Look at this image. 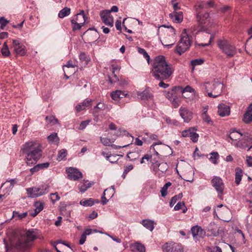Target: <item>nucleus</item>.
<instances>
[{
  "label": "nucleus",
  "mask_w": 252,
  "mask_h": 252,
  "mask_svg": "<svg viewBox=\"0 0 252 252\" xmlns=\"http://www.w3.org/2000/svg\"><path fill=\"white\" fill-rule=\"evenodd\" d=\"M204 62V60L202 59H195L191 61V64L193 66H195L197 65H200Z\"/></svg>",
  "instance_id": "51"
},
{
  "label": "nucleus",
  "mask_w": 252,
  "mask_h": 252,
  "mask_svg": "<svg viewBox=\"0 0 252 252\" xmlns=\"http://www.w3.org/2000/svg\"><path fill=\"white\" fill-rule=\"evenodd\" d=\"M169 17L173 21L179 23L183 19V12L182 11H173L169 14Z\"/></svg>",
  "instance_id": "22"
},
{
  "label": "nucleus",
  "mask_w": 252,
  "mask_h": 252,
  "mask_svg": "<svg viewBox=\"0 0 252 252\" xmlns=\"http://www.w3.org/2000/svg\"><path fill=\"white\" fill-rule=\"evenodd\" d=\"M141 223L147 229L152 231L154 228V221L150 220H143Z\"/></svg>",
  "instance_id": "30"
},
{
  "label": "nucleus",
  "mask_w": 252,
  "mask_h": 252,
  "mask_svg": "<svg viewBox=\"0 0 252 252\" xmlns=\"http://www.w3.org/2000/svg\"><path fill=\"white\" fill-rule=\"evenodd\" d=\"M46 120L49 123H52L53 125H55L57 123H58V120L57 119H56L54 116H46Z\"/></svg>",
  "instance_id": "45"
},
{
  "label": "nucleus",
  "mask_w": 252,
  "mask_h": 252,
  "mask_svg": "<svg viewBox=\"0 0 252 252\" xmlns=\"http://www.w3.org/2000/svg\"><path fill=\"white\" fill-rule=\"evenodd\" d=\"M66 172L68 178L71 180L78 181L83 178L82 172L76 168L72 167L67 168Z\"/></svg>",
  "instance_id": "12"
},
{
  "label": "nucleus",
  "mask_w": 252,
  "mask_h": 252,
  "mask_svg": "<svg viewBox=\"0 0 252 252\" xmlns=\"http://www.w3.org/2000/svg\"><path fill=\"white\" fill-rule=\"evenodd\" d=\"M146 135L149 137L150 143L152 140H157L158 138V135L155 134L146 132Z\"/></svg>",
  "instance_id": "54"
},
{
  "label": "nucleus",
  "mask_w": 252,
  "mask_h": 252,
  "mask_svg": "<svg viewBox=\"0 0 252 252\" xmlns=\"http://www.w3.org/2000/svg\"><path fill=\"white\" fill-rule=\"evenodd\" d=\"M76 65L75 64H73L71 61H69L67 62L66 64L63 66V70L64 72L65 73L66 72H68V69H75V67Z\"/></svg>",
  "instance_id": "43"
},
{
  "label": "nucleus",
  "mask_w": 252,
  "mask_h": 252,
  "mask_svg": "<svg viewBox=\"0 0 252 252\" xmlns=\"http://www.w3.org/2000/svg\"><path fill=\"white\" fill-rule=\"evenodd\" d=\"M28 215L27 212L20 214L18 212L14 211L13 212L12 218L18 217L19 220H22L23 218H26Z\"/></svg>",
  "instance_id": "44"
},
{
  "label": "nucleus",
  "mask_w": 252,
  "mask_h": 252,
  "mask_svg": "<svg viewBox=\"0 0 252 252\" xmlns=\"http://www.w3.org/2000/svg\"><path fill=\"white\" fill-rule=\"evenodd\" d=\"M208 231L214 236H217L219 234V229L214 222H211L208 226Z\"/></svg>",
  "instance_id": "26"
},
{
  "label": "nucleus",
  "mask_w": 252,
  "mask_h": 252,
  "mask_svg": "<svg viewBox=\"0 0 252 252\" xmlns=\"http://www.w3.org/2000/svg\"><path fill=\"white\" fill-rule=\"evenodd\" d=\"M94 184L93 182H89L88 181H86L84 182L83 185L79 186V189L80 192L84 193Z\"/></svg>",
  "instance_id": "31"
},
{
  "label": "nucleus",
  "mask_w": 252,
  "mask_h": 252,
  "mask_svg": "<svg viewBox=\"0 0 252 252\" xmlns=\"http://www.w3.org/2000/svg\"><path fill=\"white\" fill-rule=\"evenodd\" d=\"M92 229H86L83 234L81 235L80 237V239L79 240V244L80 245H83L84 244L86 240V237L87 235H89L92 233Z\"/></svg>",
  "instance_id": "32"
},
{
  "label": "nucleus",
  "mask_w": 252,
  "mask_h": 252,
  "mask_svg": "<svg viewBox=\"0 0 252 252\" xmlns=\"http://www.w3.org/2000/svg\"><path fill=\"white\" fill-rule=\"evenodd\" d=\"M12 43L14 50L17 54L24 56L26 54V48L23 44L20 42L19 39H14L12 40Z\"/></svg>",
  "instance_id": "14"
},
{
  "label": "nucleus",
  "mask_w": 252,
  "mask_h": 252,
  "mask_svg": "<svg viewBox=\"0 0 252 252\" xmlns=\"http://www.w3.org/2000/svg\"><path fill=\"white\" fill-rule=\"evenodd\" d=\"M184 206H185V203L183 202H179L174 207V210L175 211L179 210Z\"/></svg>",
  "instance_id": "62"
},
{
  "label": "nucleus",
  "mask_w": 252,
  "mask_h": 252,
  "mask_svg": "<svg viewBox=\"0 0 252 252\" xmlns=\"http://www.w3.org/2000/svg\"><path fill=\"white\" fill-rule=\"evenodd\" d=\"M235 171H236V172H235V182L236 184L237 185H239V184H240V182L241 181V179H242L243 171H242V169H241L239 167H237L235 169Z\"/></svg>",
  "instance_id": "33"
},
{
  "label": "nucleus",
  "mask_w": 252,
  "mask_h": 252,
  "mask_svg": "<svg viewBox=\"0 0 252 252\" xmlns=\"http://www.w3.org/2000/svg\"><path fill=\"white\" fill-rule=\"evenodd\" d=\"M246 162L248 166H252V156L246 157Z\"/></svg>",
  "instance_id": "64"
},
{
  "label": "nucleus",
  "mask_w": 252,
  "mask_h": 252,
  "mask_svg": "<svg viewBox=\"0 0 252 252\" xmlns=\"http://www.w3.org/2000/svg\"><path fill=\"white\" fill-rule=\"evenodd\" d=\"M131 250L134 252H145V246L139 242H135L131 245Z\"/></svg>",
  "instance_id": "27"
},
{
  "label": "nucleus",
  "mask_w": 252,
  "mask_h": 252,
  "mask_svg": "<svg viewBox=\"0 0 252 252\" xmlns=\"http://www.w3.org/2000/svg\"><path fill=\"white\" fill-rule=\"evenodd\" d=\"M94 203V200L92 198H89L88 199H83L80 202V204L84 206H92Z\"/></svg>",
  "instance_id": "37"
},
{
  "label": "nucleus",
  "mask_w": 252,
  "mask_h": 252,
  "mask_svg": "<svg viewBox=\"0 0 252 252\" xmlns=\"http://www.w3.org/2000/svg\"><path fill=\"white\" fill-rule=\"evenodd\" d=\"M243 120L246 124L252 122V103L249 106L248 110L244 114Z\"/></svg>",
  "instance_id": "23"
},
{
  "label": "nucleus",
  "mask_w": 252,
  "mask_h": 252,
  "mask_svg": "<svg viewBox=\"0 0 252 252\" xmlns=\"http://www.w3.org/2000/svg\"><path fill=\"white\" fill-rule=\"evenodd\" d=\"M9 23V21L7 20L4 17L0 18V29L3 30L4 27Z\"/></svg>",
  "instance_id": "48"
},
{
  "label": "nucleus",
  "mask_w": 252,
  "mask_h": 252,
  "mask_svg": "<svg viewBox=\"0 0 252 252\" xmlns=\"http://www.w3.org/2000/svg\"><path fill=\"white\" fill-rule=\"evenodd\" d=\"M206 111L204 112V113L202 115V119L205 122L209 124L212 121L210 117L206 114Z\"/></svg>",
  "instance_id": "58"
},
{
  "label": "nucleus",
  "mask_w": 252,
  "mask_h": 252,
  "mask_svg": "<svg viewBox=\"0 0 252 252\" xmlns=\"http://www.w3.org/2000/svg\"><path fill=\"white\" fill-rule=\"evenodd\" d=\"M174 71L172 65L166 62L165 57L159 56L155 59L151 72L156 79L160 81L158 86L165 89L169 87V85L163 81L169 78Z\"/></svg>",
  "instance_id": "1"
},
{
  "label": "nucleus",
  "mask_w": 252,
  "mask_h": 252,
  "mask_svg": "<svg viewBox=\"0 0 252 252\" xmlns=\"http://www.w3.org/2000/svg\"><path fill=\"white\" fill-rule=\"evenodd\" d=\"M230 107L223 104H220L218 106V114L221 117H225L230 114Z\"/></svg>",
  "instance_id": "21"
},
{
  "label": "nucleus",
  "mask_w": 252,
  "mask_h": 252,
  "mask_svg": "<svg viewBox=\"0 0 252 252\" xmlns=\"http://www.w3.org/2000/svg\"><path fill=\"white\" fill-rule=\"evenodd\" d=\"M100 142L104 145V146H110V143H111V140L110 138H103L100 137Z\"/></svg>",
  "instance_id": "50"
},
{
  "label": "nucleus",
  "mask_w": 252,
  "mask_h": 252,
  "mask_svg": "<svg viewBox=\"0 0 252 252\" xmlns=\"http://www.w3.org/2000/svg\"><path fill=\"white\" fill-rule=\"evenodd\" d=\"M209 160L214 164H216L218 163L217 160L219 158V154L217 152H212Z\"/></svg>",
  "instance_id": "41"
},
{
  "label": "nucleus",
  "mask_w": 252,
  "mask_h": 252,
  "mask_svg": "<svg viewBox=\"0 0 252 252\" xmlns=\"http://www.w3.org/2000/svg\"><path fill=\"white\" fill-rule=\"evenodd\" d=\"M171 185V183L169 182L166 183L160 190L161 196L165 197L167 194V189Z\"/></svg>",
  "instance_id": "42"
},
{
  "label": "nucleus",
  "mask_w": 252,
  "mask_h": 252,
  "mask_svg": "<svg viewBox=\"0 0 252 252\" xmlns=\"http://www.w3.org/2000/svg\"><path fill=\"white\" fill-rule=\"evenodd\" d=\"M70 13V9L67 7L63 8L62 9L58 14V16L60 18H63L64 17L68 16Z\"/></svg>",
  "instance_id": "36"
},
{
  "label": "nucleus",
  "mask_w": 252,
  "mask_h": 252,
  "mask_svg": "<svg viewBox=\"0 0 252 252\" xmlns=\"http://www.w3.org/2000/svg\"><path fill=\"white\" fill-rule=\"evenodd\" d=\"M243 139L245 140V141L248 142L250 140L252 139V136H251L250 134H249L248 133H243Z\"/></svg>",
  "instance_id": "61"
},
{
  "label": "nucleus",
  "mask_w": 252,
  "mask_h": 252,
  "mask_svg": "<svg viewBox=\"0 0 252 252\" xmlns=\"http://www.w3.org/2000/svg\"><path fill=\"white\" fill-rule=\"evenodd\" d=\"M49 186L47 185H43L40 187H33L27 189L28 196L32 198L40 196L48 193Z\"/></svg>",
  "instance_id": "8"
},
{
  "label": "nucleus",
  "mask_w": 252,
  "mask_h": 252,
  "mask_svg": "<svg viewBox=\"0 0 252 252\" xmlns=\"http://www.w3.org/2000/svg\"><path fill=\"white\" fill-rule=\"evenodd\" d=\"M214 6V2L211 1H209L207 2H202L200 3H199L198 5H196L195 6V8L196 12L197 13V17L198 18L200 17L201 18V11H200V9H205L207 7H211Z\"/></svg>",
  "instance_id": "18"
},
{
  "label": "nucleus",
  "mask_w": 252,
  "mask_h": 252,
  "mask_svg": "<svg viewBox=\"0 0 252 252\" xmlns=\"http://www.w3.org/2000/svg\"><path fill=\"white\" fill-rule=\"evenodd\" d=\"M137 94L138 97L142 100H148L152 99L153 97V94L148 90H144L142 92H138Z\"/></svg>",
  "instance_id": "25"
},
{
  "label": "nucleus",
  "mask_w": 252,
  "mask_h": 252,
  "mask_svg": "<svg viewBox=\"0 0 252 252\" xmlns=\"http://www.w3.org/2000/svg\"><path fill=\"white\" fill-rule=\"evenodd\" d=\"M44 203L40 201H36L34 203L35 207L34 213L32 214L33 217H35L39 212H40L44 208Z\"/></svg>",
  "instance_id": "28"
},
{
  "label": "nucleus",
  "mask_w": 252,
  "mask_h": 252,
  "mask_svg": "<svg viewBox=\"0 0 252 252\" xmlns=\"http://www.w3.org/2000/svg\"><path fill=\"white\" fill-rule=\"evenodd\" d=\"M16 183L17 181L15 179L6 181L1 185L0 188V192L4 193L6 196H8Z\"/></svg>",
  "instance_id": "13"
},
{
  "label": "nucleus",
  "mask_w": 252,
  "mask_h": 252,
  "mask_svg": "<svg viewBox=\"0 0 252 252\" xmlns=\"http://www.w3.org/2000/svg\"><path fill=\"white\" fill-rule=\"evenodd\" d=\"M49 166V162H45L43 163H39L35 165L33 167L30 169V171L33 174L34 172H37L40 169L47 168Z\"/></svg>",
  "instance_id": "29"
},
{
  "label": "nucleus",
  "mask_w": 252,
  "mask_h": 252,
  "mask_svg": "<svg viewBox=\"0 0 252 252\" xmlns=\"http://www.w3.org/2000/svg\"><path fill=\"white\" fill-rule=\"evenodd\" d=\"M94 108L101 110H106L107 111H109L111 109V106L103 103L99 102L94 107Z\"/></svg>",
  "instance_id": "38"
},
{
  "label": "nucleus",
  "mask_w": 252,
  "mask_h": 252,
  "mask_svg": "<svg viewBox=\"0 0 252 252\" xmlns=\"http://www.w3.org/2000/svg\"><path fill=\"white\" fill-rule=\"evenodd\" d=\"M79 59L82 63H84L85 65L88 64L90 61V58L87 56L85 53H81L79 55Z\"/></svg>",
  "instance_id": "40"
},
{
  "label": "nucleus",
  "mask_w": 252,
  "mask_h": 252,
  "mask_svg": "<svg viewBox=\"0 0 252 252\" xmlns=\"http://www.w3.org/2000/svg\"><path fill=\"white\" fill-rule=\"evenodd\" d=\"M58 137L57 133L54 132L49 135L47 137L48 140L49 142H52L55 140V139Z\"/></svg>",
  "instance_id": "56"
},
{
  "label": "nucleus",
  "mask_w": 252,
  "mask_h": 252,
  "mask_svg": "<svg viewBox=\"0 0 252 252\" xmlns=\"http://www.w3.org/2000/svg\"><path fill=\"white\" fill-rule=\"evenodd\" d=\"M100 16L103 22L104 23L105 25L110 27L113 26V18L110 13V11H107V10L102 11L100 13Z\"/></svg>",
  "instance_id": "15"
},
{
  "label": "nucleus",
  "mask_w": 252,
  "mask_h": 252,
  "mask_svg": "<svg viewBox=\"0 0 252 252\" xmlns=\"http://www.w3.org/2000/svg\"><path fill=\"white\" fill-rule=\"evenodd\" d=\"M180 198V194H179L178 195H175L173 197L170 202V206L172 207L175 204L177 200L179 199Z\"/></svg>",
  "instance_id": "55"
},
{
  "label": "nucleus",
  "mask_w": 252,
  "mask_h": 252,
  "mask_svg": "<svg viewBox=\"0 0 252 252\" xmlns=\"http://www.w3.org/2000/svg\"><path fill=\"white\" fill-rule=\"evenodd\" d=\"M199 135L196 132L192 131L189 137L193 142H196L198 141Z\"/></svg>",
  "instance_id": "53"
},
{
  "label": "nucleus",
  "mask_w": 252,
  "mask_h": 252,
  "mask_svg": "<svg viewBox=\"0 0 252 252\" xmlns=\"http://www.w3.org/2000/svg\"><path fill=\"white\" fill-rule=\"evenodd\" d=\"M73 31H75L78 30H80L81 27L84 25L82 24H79L77 22H74V23H71Z\"/></svg>",
  "instance_id": "57"
},
{
  "label": "nucleus",
  "mask_w": 252,
  "mask_h": 252,
  "mask_svg": "<svg viewBox=\"0 0 252 252\" xmlns=\"http://www.w3.org/2000/svg\"><path fill=\"white\" fill-rule=\"evenodd\" d=\"M163 252H184L183 246L177 243H166L162 247Z\"/></svg>",
  "instance_id": "9"
},
{
  "label": "nucleus",
  "mask_w": 252,
  "mask_h": 252,
  "mask_svg": "<svg viewBox=\"0 0 252 252\" xmlns=\"http://www.w3.org/2000/svg\"><path fill=\"white\" fill-rule=\"evenodd\" d=\"M38 237V231L36 229H31L27 230L25 234L18 238L15 243V248L20 251H24L30 249L34 240Z\"/></svg>",
  "instance_id": "3"
},
{
  "label": "nucleus",
  "mask_w": 252,
  "mask_h": 252,
  "mask_svg": "<svg viewBox=\"0 0 252 252\" xmlns=\"http://www.w3.org/2000/svg\"><path fill=\"white\" fill-rule=\"evenodd\" d=\"M116 158H117L116 155H115V156L111 155V156H106V159L112 163L116 162V161H117Z\"/></svg>",
  "instance_id": "52"
},
{
  "label": "nucleus",
  "mask_w": 252,
  "mask_h": 252,
  "mask_svg": "<svg viewBox=\"0 0 252 252\" xmlns=\"http://www.w3.org/2000/svg\"><path fill=\"white\" fill-rule=\"evenodd\" d=\"M60 197L57 192L51 193L50 199L53 203H55L57 201L60 199Z\"/></svg>",
  "instance_id": "49"
},
{
  "label": "nucleus",
  "mask_w": 252,
  "mask_h": 252,
  "mask_svg": "<svg viewBox=\"0 0 252 252\" xmlns=\"http://www.w3.org/2000/svg\"><path fill=\"white\" fill-rule=\"evenodd\" d=\"M67 155V150L65 149L61 150L58 153V159L62 160Z\"/></svg>",
  "instance_id": "46"
},
{
  "label": "nucleus",
  "mask_w": 252,
  "mask_h": 252,
  "mask_svg": "<svg viewBox=\"0 0 252 252\" xmlns=\"http://www.w3.org/2000/svg\"><path fill=\"white\" fill-rule=\"evenodd\" d=\"M192 131L191 129L185 130L182 131V135L183 137H189Z\"/></svg>",
  "instance_id": "60"
},
{
  "label": "nucleus",
  "mask_w": 252,
  "mask_h": 252,
  "mask_svg": "<svg viewBox=\"0 0 252 252\" xmlns=\"http://www.w3.org/2000/svg\"><path fill=\"white\" fill-rule=\"evenodd\" d=\"M192 235L194 238H203L205 235V231L198 226H193L191 229Z\"/></svg>",
  "instance_id": "19"
},
{
  "label": "nucleus",
  "mask_w": 252,
  "mask_h": 252,
  "mask_svg": "<svg viewBox=\"0 0 252 252\" xmlns=\"http://www.w3.org/2000/svg\"><path fill=\"white\" fill-rule=\"evenodd\" d=\"M152 168L155 172V175L158 177H161L163 176V174L167 170L168 166L166 162H162L160 163L155 162L153 164Z\"/></svg>",
  "instance_id": "10"
},
{
  "label": "nucleus",
  "mask_w": 252,
  "mask_h": 252,
  "mask_svg": "<svg viewBox=\"0 0 252 252\" xmlns=\"http://www.w3.org/2000/svg\"><path fill=\"white\" fill-rule=\"evenodd\" d=\"M138 51L140 54H142L143 55V56L146 58L148 62H149L150 59V56L144 49L139 47L138 48Z\"/></svg>",
  "instance_id": "47"
},
{
  "label": "nucleus",
  "mask_w": 252,
  "mask_h": 252,
  "mask_svg": "<svg viewBox=\"0 0 252 252\" xmlns=\"http://www.w3.org/2000/svg\"><path fill=\"white\" fill-rule=\"evenodd\" d=\"M127 94H125L122 91L116 90L111 93V97L114 100H119L121 98L126 97Z\"/></svg>",
  "instance_id": "24"
},
{
  "label": "nucleus",
  "mask_w": 252,
  "mask_h": 252,
  "mask_svg": "<svg viewBox=\"0 0 252 252\" xmlns=\"http://www.w3.org/2000/svg\"><path fill=\"white\" fill-rule=\"evenodd\" d=\"M211 184L218 194H222L224 189V184L221 178L214 176L211 180Z\"/></svg>",
  "instance_id": "11"
},
{
  "label": "nucleus",
  "mask_w": 252,
  "mask_h": 252,
  "mask_svg": "<svg viewBox=\"0 0 252 252\" xmlns=\"http://www.w3.org/2000/svg\"><path fill=\"white\" fill-rule=\"evenodd\" d=\"M86 20V17L85 15L84 11L81 10V12L77 14L74 18L71 20V23L77 22L79 24L84 25Z\"/></svg>",
  "instance_id": "20"
},
{
  "label": "nucleus",
  "mask_w": 252,
  "mask_h": 252,
  "mask_svg": "<svg viewBox=\"0 0 252 252\" xmlns=\"http://www.w3.org/2000/svg\"><path fill=\"white\" fill-rule=\"evenodd\" d=\"M200 11H201V14L200 15H201V18H200V17L198 18V17H197V20L199 22V24H203V23H205L203 21L205 20H207L209 17V15L208 13H203L204 12H205V9H200ZM196 13L197 14V13L196 12Z\"/></svg>",
  "instance_id": "34"
},
{
  "label": "nucleus",
  "mask_w": 252,
  "mask_h": 252,
  "mask_svg": "<svg viewBox=\"0 0 252 252\" xmlns=\"http://www.w3.org/2000/svg\"><path fill=\"white\" fill-rule=\"evenodd\" d=\"M1 52L2 55L4 57H8L10 55V52L6 42L3 43V47L1 50Z\"/></svg>",
  "instance_id": "39"
},
{
  "label": "nucleus",
  "mask_w": 252,
  "mask_h": 252,
  "mask_svg": "<svg viewBox=\"0 0 252 252\" xmlns=\"http://www.w3.org/2000/svg\"><path fill=\"white\" fill-rule=\"evenodd\" d=\"M166 27V26L165 25H162L160 27ZM167 28L168 29V31H166V33L170 38V40L172 42V43L166 45L164 44L163 43H162V44L164 46H167L168 48H170L174 45V43L175 40V30L171 26H167Z\"/></svg>",
  "instance_id": "17"
},
{
  "label": "nucleus",
  "mask_w": 252,
  "mask_h": 252,
  "mask_svg": "<svg viewBox=\"0 0 252 252\" xmlns=\"http://www.w3.org/2000/svg\"><path fill=\"white\" fill-rule=\"evenodd\" d=\"M179 113L186 123L189 122L192 118V113L186 107L181 106L179 109Z\"/></svg>",
  "instance_id": "16"
},
{
  "label": "nucleus",
  "mask_w": 252,
  "mask_h": 252,
  "mask_svg": "<svg viewBox=\"0 0 252 252\" xmlns=\"http://www.w3.org/2000/svg\"><path fill=\"white\" fill-rule=\"evenodd\" d=\"M89 122L90 121H87L82 122L80 124L79 129L80 130L84 129L86 127V126L89 124Z\"/></svg>",
  "instance_id": "63"
},
{
  "label": "nucleus",
  "mask_w": 252,
  "mask_h": 252,
  "mask_svg": "<svg viewBox=\"0 0 252 252\" xmlns=\"http://www.w3.org/2000/svg\"><path fill=\"white\" fill-rule=\"evenodd\" d=\"M243 135V133L241 132H238L237 131H233L230 132L229 137L231 140L236 141L238 139H240V137Z\"/></svg>",
  "instance_id": "35"
},
{
  "label": "nucleus",
  "mask_w": 252,
  "mask_h": 252,
  "mask_svg": "<svg viewBox=\"0 0 252 252\" xmlns=\"http://www.w3.org/2000/svg\"><path fill=\"white\" fill-rule=\"evenodd\" d=\"M190 45V40L189 35L187 33L186 30L185 29L181 35V39L176 46V51L179 55H181L189 49Z\"/></svg>",
  "instance_id": "7"
},
{
  "label": "nucleus",
  "mask_w": 252,
  "mask_h": 252,
  "mask_svg": "<svg viewBox=\"0 0 252 252\" xmlns=\"http://www.w3.org/2000/svg\"><path fill=\"white\" fill-rule=\"evenodd\" d=\"M218 46L222 53L228 57H233L237 53L236 47L225 39H220L218 41Z\"/></svg>",
  "instance_id": "6"
},
{
  "label": "nucleus",
  "mask_w": 252,
  "mask_h": 252,
  "mask_svg": "<svg viewBox=\"0 0 252 252\" xmlns=\"http://www.w3.org/2000/svg\"><path fill=\"white\" fill-rule=\"evenodd\" d=\"M177 91H180L182 93L185 92H194V90L189 86H187L183 88L181 87H174L171 91L168 92L165 94V96L172 103L174 108H177L180 104V98L177 96Z\"/></svg>",
  "instance_id": "4"
},
{
  "label": "nucleus",
  "mask_w": 252,
  "mask_h": 252,
  "mask_svg": "<svg viewBox=\"0 0 252 252\" xmlns=\"http://www.w3.org/2000/svg\"><path fill=\"white\" fill-rule=\"evenodd\" d=\"M21 151L26 155V161L28 165L34 164L41 156V151L37 143L29 141L23 145Z\"/></svg>",
  "instance_id": "2"
},
{
  "label": "nucleus",
  "mask_w": 252,
  "mask_h": 252,
  "mask_svg": "<svg viewBox=\"0 0 252 252\" xmlns=\"http://www.w3.org/2000/svg\"><path fill=\"white\" fill-rule=\"evenodd\" d=\"M203 86L208 96L216 98L221 94L223 84L217 80L211 82H205Z\"/></svg>",
  "instance_id": "5"
},
{
  "label": "nucleus",
  "mask_w": 252,
  "mask_h": 252,
  "mask_svg": "<svg viewBox=\"0 0 252 252\" xmlns=\"http://www.w3.org/2000/svg\"><path fill=\"white\" fill-rule=\"evenodd\" d=\"M113 77H109V80L110 82L112 84L114 83L119 81V78L118 76L115 74H112Z\"/></svg>",
  "instance_id": "59"
}]
</instances>
